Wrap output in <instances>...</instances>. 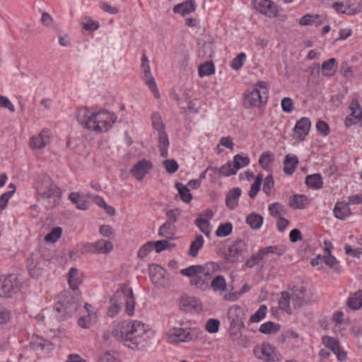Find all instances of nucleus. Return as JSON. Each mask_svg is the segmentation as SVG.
<instances>
[{"label":"nucleus","instance_id":"nucleus-1","mask_svg":"<svg viewBox=\"0 0 362 362\" xmlns=\"http://www.w3.org/2000/svg\"><path fill=\"white\" fill-rule=\"evenodd\" d=\"M115 337L124 341L131 349L144 346L151 338V330L148 325L138 320H130L118 324L112 332Z\"/></svg>","mask_w":362,"mask_h":362},{"label":"nucleus","instance_id":"nucleus-2","mask_svg":"<svg viewBox=\"0 0 362 362\" xmlns=\"http://www.w3.org/2000/svg\"><path fill=\"white\" fill-rule=\"evenodd\" d=\"M77 120L83 127L91 132L104 133L112 128L117 120V116L115 112L105 109L83 107L78 111Z\"/></svg>","mask_w":362,"mask_h":362},{"label":"nucleus","instance_id":"nucleus-3","mask_svg":"<svg viewBox=\"0 0 362 362\" xmlns=\"http://www.w3.org/2000/svg\"><path fill=\"white\" fill-rule=\"evenodd\" d=\"M81 307V297L69 291L61 292L56 298L54 310L56 317L62 321L73 316Z\"/></svg>","mask_w":362,"mask_h":362},{"label":"nucleus","instance_id":"nucleus-4","mask_svg":"<svg viewBox=\"0 0 362 362\" xmlns=\"http://www.w3.org/2000/svg\"><path fill=\"white\" fill-rule=\"evenodd\" d=\"M125 305V312L132 316L135 310V299L133 290L128 285H123L117 290L110 300V305L107 314L113 317L121 310L122 305Z\"/></svg>","mask_w":362,"mask_h":362},{"label":"nucleus","instance_id":"nucleus-5","mask_svg":"<svg viewBox=\"0 0 362 362\" xmlns=\"http://www.w3.org/2000/svg\"><path fill=\"white\" fill-rule=\"evenodd\" d=\"M243 105L246 108H259L265 105L269 98L268 84L258 81L243 94Z\"/></svg>","mask_w":362,"mask_h":362},{"label":"nucleus","instance_id":"nucleus-6","mask_svg":"<svg viewBox=\"0 0 362 362\" xmlns=\"http://www.w3.org/2000/svg\"><path fill=\"white\" fill-rule=\"evenodd\" d=\"M202 333V330L196 327H172L165 334L164 339L170 344L189 343L201 338Z\"/></svg>","mask_w":362,"mask_h":362},{"label":"nucleus","instance_id":"nucleus-7","mask_svg":"<svg viewBox=\"0 0 362 362\" xmlns=\"http://www.w3.org/2000/svg\"><path fill=\"white\" fill-rule=\"evenodd\" d=\"M221 269L218 263L209 262L204 265H192L180 270L182 276H193L195 274H202L206 279L209 280L211 276Z\"/></svg>","mask_w":362,"mask_h":362},{"label":"nucleus","instance_id":"nucleus-8","mask_svg":"<svg viewBox=\"0 0 362 362\" xmlns=\"http://www.w3.org/2000/svg\"><path fill=\"white\" fill-rule=\"evenodd\" d=\"M141 78L153 93L156 98H160V93L154 77L151 72V66L148 57L144 52L141 59Z\"/></svg>","mask_w":362,"mask_h":362},{"label":"nucleus","instance_id":"nucleus-9","mask_svg":"<svg viewBox=\"0 0 362 362\" xmlns=\"http://www.w3.org/2000/svg\"><path fill=\"white\" fill-rule=\"evenodd\" d=\"M254 352L256 357L264 362H281L282 360L281 353L269 343H263Z\"/></svg>","mask_w":362,"mask_h":362},{"label":"nucleus","instance_id":"nucleus-10","mask_svg":"<svg viewBox=\"0 0 362 362\" xmlns=\"http://www.w3.org/2000/svg\"><path fill=\"white\" fill-rule=\"evenodd\" d=\"M45 257L43 251L38 250L33 252L28 259V270L32 277L37 278L42 275Z\"/></svg>","mask_w":362,"mask_h":362},{"label":"nucleus","instance_id":"nucleus-11","mask_svg":"<svg viewBox=\"0 0 362 362\" xmlns=\"http://www.w3.org/2000/svg\"><path fill=\"white\" fill-rule=\"evenodd\" d=\"M18 290V281L15 274L0 276V298H11Z\"/></svg>","mask_w":362,"mask_h":362},{"label":"nucleus","instance_id":"nucleus-12","mask_svg":"<svg viewBox=\"0 0 362 362\" xmlns=\"http://www.w3.org/2000/svg\"><path fill=\"white\" fill-rule=\"evenodd\" d=\"M351 113L344 119V126L349 128L362 120V108L357 100H352L349 107Z\"/></svg>","mask_w":362,"mask_h":362},{"label":"nucleus","instance_id":"nucleus-13","mask_svg":"<svg viewBox=\"0 0 362 362\" xmlns=\"http://www.w3.org/2000/svg\"><path fill=\"white\" fill-rule=\"evenodd\" d=\"M148 274L151 282L158 287L167 284L166 271L160 266L151 264L148 266Z\"/></svg>","mask_w":362,"mask_h":362},{"label":"nucleus","instance_id":"nucleus-14","mask_svg":"<svg viewBox=\"0 0 362 362\" xmlns=\"http://www.w3.org/2000/svg\"><path fill=\"white\" fill-rule=\"evenodd\" d=\"M153 163L145 158L140 160L130 170L131 174L138 181H141L153 168Z\"/></svg>","mask_w":362,"mask_h":362},{"label":"nucleus","instance_id":"nucleus-15","mask_svg":"<svg viewBox=\"0 0 362 362\" xmlns=\"http://www.w3.org/2000/svg\"><path fill=\"white\" fill-rule=\"evenodd\" d=\"M310 127L311 122L309 118H300L294 127L293 139L298 141H304L310 132Z\"/></svg>","mask_w":362,"mask_h":362},{"label":"nucleus","instance_id":"nucleus-16","mask_svg":"<svg viewBox=\"0 0 362 362\" xmlns=\"http://www.w3.org/2000/svg\"><path fill=\"white\" fill-rule=\"evenodd\" d=\"M322 342L336 355L339 361H344L346 359V353L341 349L339 342L336 338L324 336L322 338Z\"/></svg>","mask_w":362,"mask_h":362},{"label":"nucleus","instance_id":"nucleus-17","mask_svg":"<svg viewBox=\"0 0 362 362\" xmlns=\"http://www.w3.org/2000/svg\"><path fill=\"white\" fill-rule=\"evenodd\" d=\"M61 197L62 191L57 185L52 182L48 185H47V199H48L47 202L49 203V205L47 204V207H53L59 204Z\"/></svg>","mask_w":362,"mask_h":362},{"label":"nucleus","instance_id":"nucleus-18","mask_svg":"<svg viewBox=\"0 0 362 362\" xmlns=\"http://www.w3.org/2000/svg\"><path fill=\"white\" fill-rule=\"evenodd\" d=\"M255 9L263 15L270 16L276 11V6L270 0H253Z\"/></svg>","mask_w":362,"mask_h":362},{"label":"nucleus","instance_id":"nucleus-19","mask_svg":"<svg viewBox=\"0 0 362 362\" xmlns=\"http://www.w3.org/2000/svg\"><path fill=\"white\" fill-rule=\"evenodd\" d=\"M84 308L88 313L86 315L81 316L78 319V325L81 328L88 329L92 325L96 322L97 315L96 313L91 310L92 306L90 304L86 303Z\"/></svg>","mask_w":362,"mask_h":362},{"label":"nucleus","instance_id":"nucleus-20","mask_svg":"<svg viewBox=\"0 0 362 362\" xmlns=\"http://www.w3.org/2000/svg\"><path fill=\"white\" fill-rule=\"evenodd\" d=\"M196 10V4L194 0H187L180 4H176L173 7V12L181 15L182 16H187L193 13Z\"/></svg>","mask_w":362,"mask_h":362},{"label":"nucleus","instance_id":"nucleus-21","mask_svg":"<svg viewBox=\"0 0 362 362\" xmlns=\"http://www.w3.org/2000/svg\"><path fill=\"white\" fill-rule=\"evenodd\" d=\"M67 281L71 289L76 291L83 281V275L78 269L71 267L67 274Z\"/></svg>","mask_w":362,"mask_h":362},{"label":"nucleus","instance_id":"nucleus-22","mask_svg":"<svg viewBox=\"0 0 362 362\" xmlns=\"http://www.w3.org/2000/svg\"><path fill=\"white\" fill-rule=\"evenodd\" d=\"M305 290L303 287L295 286L290 293L291 299V305L293 309L300 308L305 302Z\"/></svg>","mask_w":362,"mask_h":362},{"label":"nucleus","instance_id":"nucleus-23","mask_svg":"<svg viewBox=\"0 0 362 362\" xmlns=\"http://www.w3.org/2000/svg\"><path fill=\"white\" fill-rule=\"evenodd\" d=\"M242 191L240 187L231 189L226 196V205L230 209L234 210L238 206V200Z\"/></svg>","mask_w":362,"mask_h":362},{"label":"nucleus","instance_id":"nucleus-24","mask_svg":"<svg viewBox=\"0 0 362 362\" xmlns=\"http://www.w3.org/2000/svg\"><path fill=\"white\" fill-rule=\"evenodd\" d=\"M333 213L334 216L340 220H344L351 215L349 204L344 202H339L335 204Z\"/></svg>","mask_w":362,"mask_h":362},{"label":"nucleus","instance_id":"nucleus-25","mask_svg":"<svg viewBox=\"0 0 362 362\" xmlns=\"http://www.w3.org/2000/svg\"><path fill=\"white\" fill-rule=\"evenodd\" d=\"M243 255V249L241 247V243H235L229 247L227 252L226 253V258L232 262H236L240 260Z\"/></svg>","mask_w":362,"mask_h":362},{"label":"nucleus","instance_id":"nucleus-26","mask_svg":"<svg viewBox=\"0 0 362 362\" xmlns=\"http://www.w3.org/2000/svg\"><path fill=\"white\" fill-rule=\"evenodd\" d=\"M346 305L352 310H360L362 308V290L351 294L346 300Z\"/></svg>","mask_w":362,"mask_h":362},{"label":"nucleus","instance_id":"nucleus-27","mask_svg":"<svg viewBox=\"0 0 362 362\" xmlns=\"http://www.w3.org/2000/svg\"><path fill=\"white\" fill-rule=\"evenodd\" d=\"M298 164V159L296 156L292 154L286 155L284 161V172L288 175H293Z\"/></svg>","mask_w":362,"mask_h":362},{"label":"nucleus","instance_id":"nucleus-28","mask_svg":"<svg viewBox=\"0 0 362 362\" xmlns=\"http://www.w3.org/2000/svg\"><path fill=\"white\" fill-rule=\"evenodd\" d=\"M309 204V199L303 194H295L289 200V206L293 209H305Z\"/></svg>","mask_w":362,"mask_h":362},{"label":"nucleus","instance_id":"nucleus-29","mask_svg":"<svg viewBox=\"0 0 362 362\" xmlns=\"http://www.w3.org/2000/svg\"><path fill=\"white\" fill-rule=\"evenodd\" d=\"M190 279V284L202 291L209 289V281L202 274H195L193 276H187Z\"/></svg>","mask_w":362,"mask_h":362},{"label":"nucleus","instance_id":"nucleus-30","mask_svg":"<svg viewBox=\"0 0 362 362\" xmlns=\"http://www.w3.org/2000/svg\"><path fill=\"white\" fill-rule=\"evenodd\" d=\"M337 62L334 58H330L322 64V73L325 76H332L337 70Z\"/></svg>","mask_w":362,"mask_h":362},{"label":"nucleus","instance_id":"nucleus-31","mask_svg":"<svg viewBox=\"0 0 362 362\" xmlns=\"http://www.w3.org/2000/svg\"><path fill=\"white\" fill-rule=\"evenodd\" d=\"M214 292L223 293L227 289V283L225 277L222 275H218L211 281L209 288Z\"/></svg>","mask_w":362,"mask_h":362},{"label":"nucleus","instance_id":"nucleus-32","mask_svg":"<svg viewBox=\"0 0 362 362\" xmlns=\"http://www.w3.org/2000/svg\"><path fill=\"white\" fill-rule=\"evenodd\" d=\"M94 243L95 253L106 255L113 250V243L110 240L100 239Z\"/></svg>","mask_w":362,"mask_h":362},{"label":"nucleus","instance_id":"nucleus-33","mask_svg":"<svg viewBox=\"0 0 362 362\" xmlns=\"http://www.w3.org/2000/svg\"><path fill=\"white\" fill-rule=\"evenodd\" d=\"M263 217L257 213L252 212L246 217V223L250 226L252 229L258 230L263 224Z\"/></svg>","mask_w":362,"mask_h":362},{"label":"nucleus","instance_id":"nucleus-34","mask_svg":"<svg viewBox=\"0 0 362 362\" xmlns=\"http://www.w3.org/2000/svg\"><path fill=\"white\" fill-rule=\"evenodd\" d=\"M158 148L160 155L163 158L168 156L169 140L167 134L163 132L158 133Z\"/></svg>","mask_w":362,"mask_h":362},{"label":"nucleus","instance_id":"nucleus-35","mask_svg":"<svg viewBox=\"0 0 362 362\" xmlns=\"http://www.w3.org/2000/svg\"><path fill=\"white\" fill-rule=\"evenodd\" d=\"M242 310L238 305H233L228 309V317L230 320L231 325H236L242 320Z\"/></svg>","mask_w":362,"mask_h":362},{"label":"nucleus","instance_id":"nucleus-36","mask_svg":"<svg viewBox=\"0 0 362 362\" xmlns=\"http://www.w3.org/2000/svg\"><path fill=\"white\" fill-rule=\"evenodd\" d=\"M279 305L281 310L288 314H291L293 308L291 305V299L289 293L286 291L281 293V298L279 300Z\"/></svg>","mask_w":362,"mask_h":362},{"label":"nucleus","instance_id":"nucleus-37","mask_svg":"<svg viewBox=\"0 0 362 362\" xmlns=\"http://www.w3.org/2000/svg\"><path fill=\"white\" fill-rule=\"evenodd\" d=\"M305 184L313 189H321L323 185L322 176L317 173L308 175L305 178Z\"/></svg>","mask_w":362,"mask_h":362},{"label":"nucleus","instance_id":"nucleus-38","mask_svg":"<svg viewBox=\"0 0 362 362\" xmlns=\"http://www.w3.org/2000/svg\"><path fill=\"white\" fill-rule=\"evenodd\" d=\"M215 73V66L212 61L206 62L201 64L198 67L199 76L203 78L209 76Z\"/></svg>","mask_w":362,"mask_h":362},{"label":"nucleus","instance_id":"nucleus-39","mask_svg":"<svg viewBox=\"0 0 362 362\" xmlns=\"http://www.w3.org/2000/svg\"><path fill=\"white\" fill-rule=\"evenodd\" d=\"M69 200L76 204V209L79 210H86L88 208V203L86 200L81 199V196L78 192H71L69 195Z\"/></svg>","mask_w":362,"mask_h":362},{"label":"nucleus","instance_id":"nucleus-40","mask_svg":"<svg viewBox=\"0 0 362 362\" xmlns=\"http://www.w3.org/2000/svg\"><path fill=\"white\" fill-rule=\"evenodd\" d=\"M204 243V238L199 235L191 243L188 255L192 257L197 256L199 250L203 247Z\"/></svg>","mask_w":362,"mask_h":362},{"label":"nucleus","instance_id":"nucleus-41","mask_svg":"<svg viewBox=\"0 0 362 362\" xmlns=\"http://www.w3.org/2000/svg\"><path fill=\"white\" fill-rule=\"evenodd\" d=\"M175 187L179 192L181 200L185 203H189L192 200V194L187 186L182 185V183H177Z\"/></svg>","mask_w":362,"mask_h":362},{"label":"nucleus","instance_id":"nucleus-42","mask_svg":"<svg viewBox=\"0 0 362 362\" xmlns=\"http://www.w3.org/2000/svg\"><path fill=\"white\" fill-rule=\"evenodd\" d=\"M281 329L280 325L269 321L262 324L259 331L265 334H271L277 333Z\"/></svg>","mask_w":362,"mask_h":362},{"label":"nucleus","instance_id":"nucleus-43","mask_svg":"<svg viewBox=\"0 0 362 362\" xmlns=\"http://www.w3.org/2000/svg\"><path fill=\"white\" fill-rule=\"evenodd\" d=\"M45 131L42 130L38 135L33 136L30 140V146L32 149H41L45 146Z\"/></svg>","mask_w":362,"mask_h":362},{"label":"nucleus","instance_id":"nucleus-44","mask_svg":"<svg viewBox=\"0 0 362 362\" xmlns=\"http://www.w3.org/2000/svg\"><path fill=\"white\" fill-rule=\"evenodd\" d=\"M175 230V225L166 221L160 226L158 235L163 238H170L174 235Z\"/></svg>","mask_w":362,"mask_h":362},{"label":"nucleus","instance_id":"nucleus-45","mask_svg":"<svg viewBox=\"0 0 362 362\" xmlns=\"http://www.w3.org/2000/svg\"><path fill=\"white\" fill-rule=\"evenodd\" d=\"M274 160V154L271 152L266 151L261 154L259 163L264 170H268Z\"/></svg>","mask_w":362,"mask_h":362},{"label":"nucleus","instance_id":"nucleus-46","mask_svg":"<svg viewBox=\"0 0 362 362\" xmlns=\"http://www.w3.org/2000/svg\"><path fill=\"white\" fill-rule=\"evenodd\" d=\"M299 23L301 25H317L321 23L320 16L319 15L306 14L300 19Z\"/></svg>","mask_w":362,"mask_h":362},{"label":"nucleus","instance_id":"nucleus-47","mask_svg":"<svg viewBox=\"0 0 362 362\" xmlns=\"http://www.w3.org/2000/svg\"><path fill=\"white\" fill-rule=\"evenodd\" d=\"M268 211L272 216L278 218L286 213L284 206L279 202L270 204Z\"/></svg>","mask_w":362,"mask_h":362},{"label":"nucleus","instance_id":"nucleus-48","mask_svg":"<svg viewBox=\"0 0 362 362\" xmlns=\"http://www.w3.org/2000/svg\"><path fill=\"white\" fill-rule=\"evenodd\" d=\"M34 188L35 189L36 197L38 201L45 198V187L44 185V178L40 177L34 182Z\"/></svg>","mask_w":362,"mask_h":362},{"label":"nucleus","instance_id":"nucleus-49","mask_svg":"<svg viewBox=\"0 0 362 362\" xmlns=\"http://www.w3.org/2000/svg\"><path fill=\"white\" fill-rule=\"evenodd\" d=\"M324 262L329 266L330 268L337 269L339 267V263L337 259L331 255V252L329 248H325V255H323Z\"/></svg>","mask_w":362,"mask_h":362},{"label":"nucleus","instance_id":"nucleus-50","mask_svg":"<svg viewBox=\"0 0 362 362\" xmlns=\"http://www.w3.org/2000/svg\"><path fill=\"white\" fill-rule=\"evenodd\" d=\"M235 170L238 171L240 168H245L250 164V160L247 156H243L237 154L233 157L232 160Z\"/></svg>","mask_w":362,"mask_h":362},{"label":"nucleus","instance_id":"nucleus-51","mask_svg":"<svg viewBox=\"0 0 362 362\" xmlns=\"http://www.w3.org/2000/svg\"><path fill=\"white\" fill-rule=\"evenodd\" d=\"M196 226L207 237H209L211 232L210 222L202 218H197L194 222Z\"/></svg>","mask_w":362,"mask_h":362},{"label":"nucleus","instance_id":"nucleus-52","mask_svg":"<svg viewBox=\"0 0 362 362\" xmlns=\"http://www.w3.org/2000/svg\"><path fill=\"white\" fill-rule=\"evenodd\" d=\"M267 308L264 305L259 306V309L250 316V320L252 323H257L263 320L267 314Z\"/></svg>","mask_w":362,"mask_h":362},{"label":"nucleus","instance_id":"nucleus-53","mask_svg":"<svg viewBox=\"0 0 362 362\" xmlns=\"http://www.w3.org/2000/svg\"><path fill=\"white\" fill-rule=\"evenodd\" d=\"M151 122L153 129L158 131V133L164 132V124L162 121L161 116L159 113H152Z\"/></svg>","mask_w":362,"mask_h":362},{"label":"nucleus","instance_id":"nucleus-54","mask_svg":"<svg viewBox=\"0 0 362 362\" xmlns=\"http://www.w3.org/2000/svg\"><path fill=\"white\" fill-rule=\"evenodd\" d=\"M246 57L245 53H239L230 62L231 69L235 71L239 70L245 64Z\"/></svg>","mask_w":362,"mask_h":362},{"label":"nucleus","instance_id":"nucleus-55","mask_svg":"<svg viewBox=\"0 0 362 362\" xmlns=\"http://www.w3.org/2000/svg\"><path fill=\"white\" fill-rule=\"evenodd\" d=\"M350 16L361 11L362 0H346Z\"/></svg>","mask_w":362,"mask_h":362},{"label":"nucleus","instance_id":"nucleus-56","mask_svg":"<svg viewBox=\"0 0 362 362\" xmlns=\"http://www.w3.org/2000/svg\"><path fill=\"white\" fill-rule=\"evenodd\" d=\"M100 27L98 21H93L90 17H85L82 21V28L87 31H95Z\"/></svg>","mask_w":362,"mask_h":362},{"label":"nucleus","instance_id":"nucleus-57","mask_svg":"<svg viewBox=\"0 0 362 362\" xmlns=\"http://www.w3.org/2000/svg\"><path fill=\"white\" fill-rule=\"evenodd\" d=\"M262 180L263 176L262 174H259L256 177L255 182L252 184L250 190L249 191V196L250 198L253 199L257 194L260 189Z\"/></svg>","mask_w":362,"mask_h":362},{"label":"nucleus","instance_id":"nucleus-58","mask_svg":"<svg viewBox=\"0 0 362 362\" xmlns=\"http://www.w3.org/2000/svg\"><path fill=\"white\" fill-rule=\"evenodd\" d=\"M219 169L221 170V176L223 177H229L237 173V170H235L232 161L227 162L226 164L220 167Z\"/></svg>","mask_w":362,"mask_h":362},{"label":"nucleus","instance_id":"nucleus-59","mask_svg":"<svg viewBox=\"0 0 362 362\" xmlns=\"http://www.w3.org/2000/svg\"><path fill=\"white\" fill-rule=\"evenodd\" d=\"M233 230V225L230 223L221 224L216 231V235L218 237H226L229 235Z\"/></svg>","mask_w":362,"mask_h":362},{"label":"nucleus","instance_id":"nucleus-60","mask_svg":"<svg viewBox=\"0 0 362 362\" xmlns=\"http://www.w3.org/2000/svg\"><path fill=\"white\" fill-rule=\"evenodd\" d=\"M62 235V228L61 227L54 228L47 234V243H54L57 242Z\"/></svg>","mask_w":362,"mask_h":362},{"label":"nucleus","instance_id":"nucleus-61","mask_svg":"<svg viewBox=\"0 0 362 362\" xmlns=\"http://www.w3.org/2000/svg\"><path fill=\"white\" fill-rule=\"evenodd\" d=\"M181 213H182L181 209H180L178 208L168 210L165 212V216L167 217V222L170 223L174 225L175 223L177 222L179 217L180 216Z\"/></svg>","mask_w":362,"mask_h":362},{"label":"nucleus","instance_id":"nucleus-62","mask_svg":"<svg viewBox=\"0 0 362 362\" xmlns=\"http://www.w3.org/2000/svg\"><path fill=\"white\" fill-rule=\"evenodd\" d=\"M281 106L282 110L286 113H291L294 110V103L291 98L285 97L281 100Z\"/></svg>","mask_w":362,"mask_h":362},{"label":"nucleus","instance_id":"nucleus-63","mask_svg":"<svg viewBox=\"0 0 362 362\" xmlns=\"http://www.w3.org/2000/svg\"><path fill=\"white\" fill-rule=\"evenodd\" d=\"M219 326V320L216 319H210L206 322L205 325V329L208 332L214 334L218 331Z\"/></svg>","mask_w":362,"mask_h":362},{"label":"nucleus","instance_id":"nucleus-64","mask_svg":"<svg viewBox=\"0 0 362 362\" xmlns=\"http://www.w3.org/2000/svg\"><path fill=\"white\" fill-rule=\"evenodd\" d=\"M316 129L317 132L322 136H327L330 132L328 124L322 120H318L317 122Z\"/></svg>","mask_w":362,"mask_h":362}]
</instances>
